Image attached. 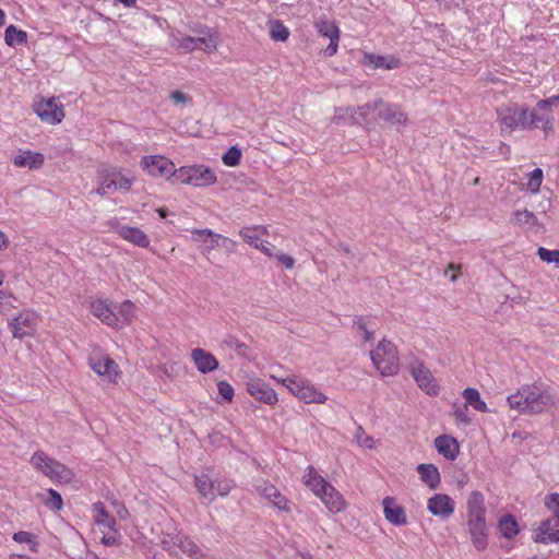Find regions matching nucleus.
Returning <instances> with one entry per match:
<instances>
[{
	"label": "nucleus",
	"instance_id": "obj_13",
	"mask_svg": "<svg viewBox=\"0 0 559 559\" xmlns=\"http://www.w3.org/2000/svg\"><path fill=\"white\" fill-rule=\"evenodd\" d=\"M37 326V316L33 311L24 310L9 321V328L15 338H23L34 334Z\"/></svg>",
	"mask_w": 559,
	"mask_h": 559
},
{
	"label": "nucleus",
	"instance_id": "obj_50",
	"mask_svg": "<svg viewBox=\"0 0 559 559\" xmlns=\"http://www.w3.org/2000/svg\"><path fill=\"white\" fill-rule=\"evenodd\" d=\"M111 169H112V175H114L112 178L115 179L116 191L130 190L131 186H132V180L130 178L126 177L120 170H118L116 168H111Z\"/></svg>",
	"mask_w": 559,
	"mask_h": 559
},
{
	"label": "nucleus",
	"instance_id": "obj_64",
	"mask_svg": "<svg viewBox=\"0 0 559 559\" xmlns=\"http://www.w3.org/2000/svg\"><path fill=\"white\" fill-rule=\"evenodd\" d=\"M9 245V239L7 235L0 230V251L4 250Z\"/></svg>",
	"mask_w": 559,
	"mask_h": 559
},
{
	"label": "nucleus",
	"instance_id": "obj_16",
	"mask_svg": "<svg viewBox=\"0 0 559 559\" xmlns=\"http://www.w3.org/2000/svg\"><path fill=\"white\" fill-rule=\"evenodd\" d=\"M527 122L528 130L539 129L547 136L554 132L555 116L548 109H539L537 103L533 110L528 109Z\"/></svg>",
	"mask_w": 559,
	"mask_h": 559
},
{
	"label": "nucleus",
	"instance_id": "obj_4",
	"mask_svg": "<svg viewBox=\"0 0 559 559\" xmlns=\"http://www.w3.org/2000/svg\"><path fill=\"white\" fill-rule=\"evenodd\" d=\"M528 107L516 103L503 104L497 108V121L502 135H510L516 130H528Z\"/></svg>",
	"mask_w": 559,
	"mask_h": 559
},
{
	"label": "nucleus",
	"instance_id": "obj_23",
	"mask_svg": "<svg viewBox=\"0 0 559 559\" xmlns=\"http://www.w3.org/2000/svg\"><path fill=\"white\" fill-rule=\"evenodd\" d=\"M191 358L199 372L205 374L218 368V360L203 348L197 347L191 352Z\"/></svg>",
	"mask_w": 559,
	"mask_h": 559
},
{
	"label": "nucleus",
	"instance_id": "obj_52",
	"mask_svg": "<svg viewBox=\"0 0 559 559\" xmlns=\"http://www.w3.org/2000/svg\"><path fill=\"white\" fill-rule=\"evenodd\" d=\"M545 506L554 513L552 518L559 519V493L552 492L545 497Z\"/></svg>",
	"mask_w": 559,
	"mask_h": 559
},
{
	"label": "nucleus",
	"instance_id": "obj_59",
	"mask_svg": "<svg viewBox=\"0 0 559 559\" xmlns=\"http://www.w3.org/2000/svg\"><path fill=\"white\" fill-rule=\"evenodd\" d=\"M280 264H282L285 269L292 270L295 265V259L286 253H277L274 255Z\"/></svg>",
	"mask_w": 559,
	"mask_h": 559
},
{
	"label": "nucleus",
	"instance_id": "obj_19",
	"mask_svg": "<svg viewBox=\"0 0 559 559\" xmlns=\"http://www.w3.org/2000/svg\"><path fill=\"white\" fill-rule=\"evenodd\" d=\"M318 33L330 39L329 46L324 49V55L332 57L337 52L340 41V28L334 22L320 20L316 22Z\"/></svg>",
	"mask_w": 559,
	"mask_h": 559
},
{
	"label": "nucleus",
	"instance_id": "obj_45",
	"mask_svg": "<svg viewBox=\"0 0 559 559\" xmlns=\"http://www.w3.org/2000/svg\"><path fill=\"white\" fill-rule=\"evenodd\" d=\"M44 502L49 509L55 511L61 510L63 506V501L60 493L55 489L46 490V498H44Z\"/></svg>",
	"mask_w": 559,
	"mask_h": 559
},
{
	"label": "nucleus",
	"instance_id": "obj_2",
	"mask_svg": "<svg viewBox=\"0 0 559 559\" xmlns=\"http://www.w3.org/2000/svg\"><path fill=\"white\" fill-rule=\"evenodd\" d=\"M197 37L183 35L180 32L170 34V46L181 53H189L194 50H202L212 53L217 49L218 35L207 27L194 29Z\"/></svg>",
	"mask_w": 559,
	"mask_h": 559
},
{
	"label": "nucleus",
	"instance_id": "obj_49",
	"mask_svg": "<svg viewBox=\"0 0 559 559\" xmlns=\"http://www.w3.org/2000/svg\"><path fill=\"white\" fill-rule=\"evenodd\" d=\"M214 498L216 495L227 496L230 490L235 487V483L227 478L214 479Z\"/></svg>",
	"mask_w": 559,
	"mask_h": 559
},
{
	"label": "nucleus",
	"instance_id": "obj_30",
	"mask_svg": "<svg viewBox=\"0 0 559 559\" xmlns=\"http://www.w3.org/2000/svg\"><path fill=\"white\" fill-rule=\"evenodd\" d=\"M45 157L41 153L23 151L14 157V165L17 167H27L29 169H38L43 166Z\"/></svg>",
	"mask_w": 559,
	"mask_h": 559
},
{
	"label": "nucleus",
	"instance_id": "obj_62",
	"mask_svg": "<svg viewBox=\"0 0 559 559\" xmlns=\"http://www.w3.org/2000/svg\"><path fill=\"white\" fill-rule=\"evenodd\" d=\"M170 99L176 103V104H179V103H186L188 100V97L185 93L180 92V91H174L171 94H170Z\"/></svg>",
	"mask_w": 559,
	"mask_h": 559
},
{
	"label": "nucleus",
	"instance_id": "obj_60",
	"mask_svg": "<svg viewBox=\"0 0 559 559\" xmlns=\"http://www.w3.org/2000/svg\"><path fill=\"white\" fill-rule=\"evenodd\" d=\"M111 507L114 509V512L122 520L127 519L129 512L127 508L124 507L123 502L119 500H112Z\"/></svg>",
	"mask_w": 559,
	"mask_h": 559
},
{
	"label": "nucleus",
	"instance_id": "obj_41",
	"mask_svg": "<svg viewBox=\"0 0 559 559\" xmlns=\"http://www.w3.org/2000/svg\"><path fill=\"white\" fill-rule=\"evenodd\" d=\"M4 40L8 46L14 47L26 43L27 34L22 29H17L14 25H9L4 33Z\"/></svg>",
	"mask_w": 559,
	"mask_h": 559
},
{
	"label": "nucleus",
	"instance_id": "obj_27",
	"mask_svg": "<svg viewBox=\"0 0 559 559\" xmlns=\"http://www.w3.org/2000/svg\"><path fill=\"white\" fill-rule=\"evenodd\" d=\"M467 520L486 519L485 498L481 492L475 490L467 499Z\"/></svg>",
	"mask_w": 559,
	"mask_h": 559
},
{
	"label": "nucleus",
	"instance_id": "obj_42",
	"mask_svg": "<svg viewBox=\"0 0 559 559\" xmlns=\"http://www.w3.org/2000/svg\"><path fill=\"white\" fill-rule=\"evenodd\" d=\"M499 531L506 538L514 537L519 532L515 519L510 514L503 515L499 521Z\"/></svg>",
	"mask_w": 559,
	"mask_h": 559
},
{
	"label": "nucleus",
	"instance_id": "obj_18",
	"mask_svg": "<svg viewBox=\"0 0 559 559\" xmlns=\"http://www.w3.org/2000/svg\"><path fill=\"white\" fill-rule=\"evenodd\" d=\"M427 509L435 516L448 520L454 513L455 503L448 495L437 493L428 499Z\"/></svg>",
	"mask_w": 559,
	"mask_h": 559
},
{
	"label": "nucleus",
	"instance_id": "obj_5",
	"mask_svg": "<svg viewBox=\"0 0 559 559\" xmlns=\"http://www.w3.org/2000/svg\"><path fill=\"white\" fill-rule=\"evenodd\" d=\"M373 110H378V117L392 126L405 127L408 122V117L400 105L385 103L382 98L359 107L357 115L366 121L369 112Z\"/></svg>",
	"mask_w": 559,
	"mask_h": 559
},
{
	"label": "nucleus",
	"instance_id": "obj_37",
	"mask_svg": "<svg viewBox=\"0 0 559 559\" xmlns=\"http://www.w3.org/2000/svg\"><path fill=\"white\" fill-rule=\"evenodd\" d=\"M267 228L262 225H255L251 227H243L239 235L243 239L246 243H249L252 247H258V243L262 240L261 237L267 235Z\"/></svg>",
	"mask_w": 559,
	"mask_h": 559
},
{
	"label": "nucleus",
	"instance_id": "obj_3",
	"mask_svg": "<svg viewBox=\"0 0 559 559\" xmlns=\"http://www.w3.org/2000/svg\"><path fill=\"white\" fill-rule=\"evenodd\" d=\"M271 378L305 404H324L328 400V396L311 380L301 374L293 373L287 377H278L272 373Z\"/></svg>",
	"mask_w": 559,
	"mask_h": 559
},
{
	"label": "nucleus",
	"instance_id": "obj_55",
	"mask_svg": "<svg viewBox=\"0 0 559 559\" xmlns=\"http://www.w3.org/2000/svg\"><path fill=\"white\" fill-rule=\"evenodd\" d=\"M453 415H454L456 421L462 423L464 425L471 424V418L468 416V406L466 404H464L462 406H457L454 409Z\"/></svg>",
	"mask_w": 559,
	"mask_h": 559
},
{
	"label": "nucleus",
	"instance_id": "obj_12",
	"mask_svg": "<svg viewBox=\"0 0 559 559\" xmlns=\"http://www.w3.org/2000/svg\"><path fill=\"white\" fill-rule=\"evenodd\" d=\"M408 369L414 380L423 391L430 396L439 394L440 386L423 361L418 359L413 360L409 362Z\"/></svg>",
	"mask_w": 559,
	"mask_h": 559
},
{
	"label": "nucleus",
	"instance_id": "obj_25",
	"mask_svg": "<svg viewBox=\"0 0 559 559\" xmlns=\"http://www.w3.org/2000/svg\"><path fill=\"white\" fill-rule=\"evenodd\" d=\"M364 64L372 69H386L393 70L400 67V59L393 56H378L373 53H366L364 57Z\"/></svg>",
	"mask_w": 559,
	"mask_h": 559
},
{
	"label": "nucleus",
	"instance_id": "obj_14",
	"mask_svg": "<svg viewBox=\"0 0 559 559\" xmlns=\"http://www.w3.org/2000/svg\"><path fill=\"white\" fill-rule=\"evenodd\" d=\"M34 111L41 121L50 124L60 123L64 117L62 105L53 97L35 103Z\"/></svg>",
	"mask_w": 559,
	"mask_h": 559
},
{
	"label": "nucleus",
	"instance_id": "obj_54",
	"mask_svg": "<svg viewBox=\"0 0 559 559\" xmlns=\"http://www.w3.org/2000/svg\"><path fill=\"white\" fill-rule=\"evenodd\" d=\"M217 390L219 395L227 402H231L234 396V388L226 381H219L217 383Z\"/></svg>",
	"mask_w": 559,
	"mask_h": 559
},
{
	"label": "nucleus",
	"instance_id": "obj_31",
	"mask_svg": "<svg viewBox=\"0 0 559 559\" xmlns=\"http://www.w3.org/2000/svg\"><path fill=\"white\" fill-rule=\"evenodd\" d=\"M306 486L319 498L329 487V484L321 475L317 473L314 467L308 466L307 474L304 476Z\"/></svg>",
	"mask_w": 559,
	"mask_h": 559
},
{
	"label": "nucleus",
	"instance_id": "obj_61",
	"mask_svg": "<svg viewBox=\"0 0 559 559\" xmlns=\"http://www.w3.org/2000/svg\"><path fill=\"white\" fill-rule=\"evenodd\" d=\"M255 249L261 250L264 254L269 257H273V251L275 250V247L269 241L261 240L258 243V247H255Z\"/></svg>",
	"mask_w": 559,
	"mask_h": 559
},
{
	"label": "nucleus",
	"instance_id": "obj_57",
	"mask_svg": "<svg viewBox=\"0 0 559 559\" xmlns=\"http://www.w3.org/2000/svg\"><path fill=\"white\" fill-rule=\"evenodd\" d=\"M555 106H559V95H552L546 99L538 100L539 109H548L549 111H552V107Z\"/></svg>",
	"mask_w": 559,
	"mask_h": 559
},
{
	"label": "nucleus",
	"instance_id": "obj_15",
	"mask_svg": "<svg viewBox=\"0 0 559 559\" xmlns=\"http://www.w3.org/2000/svg\"><path fill=\"white\" fill-rule=\"evenodd\" d=\"M467 532L473 547L479 552L485 551L489 545L486 519L467 520Z\"/></svg>",
	"mask_w": 559,
	"mask_h": 559
},
{
	"label": "nucleus",
	"instance_id": "obj_36",
	"mask_svg": "<svg viewBox=\"0 0 559 559\" xmlns=\"http://www.w3.org/2000/svg\"><path fill=\"white\" fill-rule=\"evenodd\" d=\"M194 485L202 498L212 502L214 500V479L207 474H200L194 476Z\"/></svg>",
	"mask_w": 559,
	"mask_h": 559
},
{
	"label": "nucleus",
	"instance_id": "obj_43",
	"mask_svg": "<svg viewBox=\"0 0 559 559\" xmlns=\"http://www.w3.org/2000/svg\"><path fill=\"white\" fill-rule=\"evenodd\" d=\"M512 222L520 226H526L528 228L534 227L537 225L538 219L536 215L527 210H518L514 212Z\"/></svg>",
	"mask_w": 559,
	"mask_h": 559
},
{
	"label": "nucleus",
	"instance_id": "obj_7",
	"mask_svg": "<svg viewBox=\"0 0 559 559\" xmlns=\"http://www.w3.org/2000/svg\"><path fill=\"white\" fill-rule=\"evenodd\" d=\"M162 547L170 554L180 550L190 559H203L204 550L188 535L182 532L163 534Z\"/></svg>",
	"mask_w": 559,
	"mask_h": 559
},
{
	"label": "nucleus",
	"instance_id": "obj_32",
	"mask_svg": "<svg viewBox=\"0 0 559 559\" xmlns=\"http://www.w3.org/2000/svg\"><path fill=\"white\" fill-rule=\"evenodd\" d=\"M94 522L102 528L114 530L116 527V520L106 510L103 502H96L92 507Z\"/></svg>",
	"mask_w": 559,
	"mask_h": 559
},
{
	"label": "nucleus",
	"instance_id": "obj_48",
	"mask_svg": "<svg viewBox=\"0 0 559 559\" xmlns=\"http://www.w3.org/2000/svg\"><path fill=\"white\" fill-rule=\"evenodd\" d=\"M537 255L542 261L546 263H554L556 266H559V249L549 250L544 247H539L537 249Z\"/></svg>",
	"mask_w": 559,
	"mask_h": 559
},
{
	"label": "nucleus",
	"instance_id": "obj_58",
	"mask_svg": "<svg viewBox=\"0 0 559 559\" xmlns=\"http://www.w3.org/2000/svg\"><path fill=\"white\" fill-rule=\"evenodd\" d=\"M354 325L364 333L365 342H370L373 338V332L367 329L365 320L362 318H357L354 321Z\"/></svg>",
	"mask_w": 559,
	"mask_h": 559
},
{
	"label": "nucleus",
	"instance_id": "obj_1",
	"mask_svg": "<svg viewBox=\"0 0 559 559\" xmlns=\"http://www.w3.org/2000/svg\"><path fill=\"white\" fill-rule=\"evenodd\" d=\"M509 406L526 414H540L556 405L557 397L551 388L543 382L521 386L507 399Z\"/></svg>",
	"mask_w": 559,
	"mask_h": 559
},
{
	"label": "nucleus",
	"instance_id": "obj_38",
	"mask_svg": "<svg viewBox=\"0 0 559 559\" xmlns=\"http://www.w3.org/2000/svg\"><path fill=\"white\" fill-rule=\"evenodd\" d=\"M112 177L111 168H105L100 171L99 183L96 189L98 195L105 197L116 192L115 179Z\"/></svg>",
	"mask_w": 559,
	"mask_h": 559
},
{
	"label": "nucleus",
	"instance_id": "obj_22",
	"mask_svg": "<svg viewBox=\"0 0 559 559\" xmlns=\"http://www.w3.org/2000/svg\"><path fill=\"white\" fill-rule=\"evenodd\" d=\"M385 520L395 526L407 523V516L403 507L399 506L393 497H385L382 501Z\"/></svg>",
	"mask_w": 559,
	"mask_h": 559
},
{
	"label": "nucleus",
	"instance_id": "obj_20",
	"mask_svg": "<svg viewBox=\"0 0 559 559\" xmlns=\"http://www.w3.org/2000/svg\"><path fill=\"white\" fill-rule=\"evenodd\" d=\"M90 366L95 373L109 382H115L118 377V365L108 356L90 357Z\"/></svg>",
	"mask_w": 559,
	"mask_h": 559
},
{
	"label": "nucleus",
	"instance_id": "obj_17",
	"mask_svg": "<svg viewBox=\"0 0 559 559\" xmlns=\"http://www.w3.org/2000/svg\"><path fill=\"white\" fill-rule=\"evenodd\" d=\"M247 391L257 401L267 405H275L278 401L274 389L258 378H252L247 382Z\"/></svg>",
	"mask_w": 559,
	"mask_h": 559
},
{
	"label": "nucleus",
	"instance_id": "obj_21",
	"mask_svg": "<svg viewBox=\"0 0 559 559\" xmlns=\"http://www.w3.org/2000/svg\"><path fill=\"white\" fill-rule=\"evenodd\" d=\"M534 540L542 544L559 542V519L549 518L536 530Z\"/></svg>",
	"mask_w": 559,
	"mask_h": 559
},
{
	"label": "nucleus",
	"instance_id": "obj_47",
	"mask_svg": "<svg viewBox=\"0 0 559 559\" xmlns=\"http://www.w3.org/2000/svg\"><path fill=\"white\" fill-rule=\"evenodd\" d=\"M241 155V151L237 146H231L224 153L222 160L226 166L235 167L239 165Z\"/></svg>",
	"mask_w": 559,
	"mask_h": 559
},
{
	"label": "nucleus",
	"instance_id": "obj_34",
	"mask_svg": "<svg viewBox=\"0 0 559 559\" xmlns=\"http://www.w3.org/2000/svg\"><path fill=\"white\" fill-rule=\"evenodd\" d=\"M115 311L117 313V323L115 328L120 329L129 324L134 316H135V305L130 300H126L121 302L119 306L115 307Z\"/></svg>",
	"mask_w": 559,
	"mask_h": 559
},
{
	"label": "nucleus",
	"instance_id": "obj_6",
	"mask_svg": "<svg viewBox=\"0 0 559 559\" xmlns=\"http://www.w3.org/2000/svg\"><path fill=\"white\" fill-rule=\"evenodd\" d=\"M370 358L381 376H393L399 371V354L396 346L386 340H382L370 352Z\"/></svg>",
	"mask_w": 559,
	"mask_h": 559
},
{
	"label": "nucleus",
	"instance_id": "obj_29",
	"mask_svg": "<svg viewBox=\"0 0 559 559\" xmlns=\"http://www.w3.org/2000/svg\"><path fill=\"white\" fill-rule=\"evenodd\" d=\"M118 234L124 240H127L138 247L147 248L150 245V239H148L147 235L138 227L121 226L118 230Z\"/></svg>",
	"mask_w": 559,
	"mask_h": 559
},
{
	"label": "nucleus",
	"instance_id": "obj_10",
	"mask_svg": "<svg viewBox=\"0 0 559 559\" xmlns=\"http://www.w3.org/2000/svg\"><path fill=\"white\" fill-rule=\"evenodd\" d=\"M254 490L265 500H267L274 509L280 512L290 514L294 503L288 500L281 491L267 480H257L253 484Z\"/></svg>",
	"mask_w": 559,
	"mask_h": 559
},
{
	"label": "nucleus",
	"instance_id": "obj_28",
	"mask_svg": "<svg viewBox=\"0 0 559 559\" xmlns=\"http://www.w3.org/2000/svg\"><path fill=\"white\" fill-rule=\"evenodd\" d=\"M324 506L333 513H338L344 510L345 502L341 493L332 486L325 487V490L319 497Z\"/></svg>",
	"mask_w": 559,
	"mask_h": 559
},
{
	"label": "nucleus",
	"instance_id": "obj_56",
	"mask_svg": "<svg viewBox=\"0 0 559 559\" xmlns=\"http://www.w3.org/2000/svg\"><path fill=\"white\" fill-rule=\"evenodd\" d=\"M13 540L16 543H27L32 544L31 549L35 550L36 543L34 542V535L29 532L20 531L13 534Z\"/></svg>",
	"mask_w": 559,
	"mask_h": 559
},
{
	"label": "nucleus",
	"instance_id": "obj_35",
	"mask_svg": "<svg viewBox=\"0 0 559 559\" xmlns=\"http://www.w3.org/2000/svg\"><path fill=\"white\" fill-rule=\"evenodd\" d=\"M56 461L57 460L48 456L45 452L37 451L32 455L29 462L35 469L43 473L45 476H47L49 478V476H50L49 472L55 466Z\"/></svg>",
	"mask_w": 559,
	"mask_h": 559
},
{
	"label": "nucleus",
	"instance_id": "obj_26",
	"mask_svg": "<svg viewBox=\"0 0 559 559\" xmlns=\"http://www.w3.org/2000/svg\"><path fill=\"white\" fill-rule=\"evenodd\" d=\"M92 313L100 319L104 323L107 325L114 326L115 324H118L117 321V313L115 309H112L107 301L104 300H96L93 301L91 305Z\"/></svg>",
	"mask_w": 559,
	"mask_h": 559
},
{
	"label": "nucleus",
	"instance_id": "obj_11",
	"mask_svg": "<svg viewBox=\"0 0 559 559\" xmlns=\"http://www.w3.org/2000/svg\"><path fill=\"white\" fill-rule=\"evenodd\" d=\"M192 240L194 242H207L211 240V245L204 249V253L210 254V252L217 247L224 248L228 253H233L236 251V242L221 234L214 233L212 229H193L191 230Z\"/></svg>",
	"mask_w": 559,
	"mask_h": 559
},
{
	"label": "nucleus",
	"instance_id": "obj_39",
	"mask_svg": "<svg viewBox=\"0 0 559 559\" xmlns=\"http://www.w3.org/2000/svg\"><path fill=\"white\" fill-rule=\"evenodd\" d=\"M49 473V479L60 484H69L74 478V473L72 472V469L66 466L64 464L60 463L59 461H56L55 466Z\"/></svg>",
	"mask_w": 559,
	"mask_h": 559
},
{
	"label": "nucleus",
	"instance_id": "obj_51",
	"mask_svg": "<svg viewBox=\"0 0 559 559\" xmlns=\"http://www.w3.org/2000/svg\"><path fill=\"white\" fill-rule=\"evenodd\" d=\"M224 344L229 348L234 349L240 356L247 355V345L233 335H227L224 338Z\"/></svg>",
	"mask_w": 559,
	"mask_h": 559
},
{
	"label": "nucleus",
	"instance_id": "obj_44",
	"mask_svg": "<svg viewBox=\"0 0 559 559\" xmlns=\"http://www.w3.org/2000/svg\"><path fill=\"white\" fill-rule=\"evenodd\" d=\"M270 36L273 40L286 41L289 37V31L283 22L276 20L271 24Z\"/></svg>",
	"mask_w": 559,
	"mask_h": 559
},
{
	"label": "nucleus",
	"instance_id": "obj_24",
	"mask_svg": "<svg viewBox=\"0 0 559 559\" xmlns=\"http://www.w3.org/2000/svg\"><path fill=\"white\" fill-rule=\"evenodd\" d=\"M435 447L438 453L449 461L455 460L460 451L457 441L448 435L437 437L435 439Z\"/></svg>",
	"mask_w": 559,
	"mask_h": 559
},
{
	"label": "nucleus",
	"instance_id": "obj_33",
	"mask_svg": "<svg viewBox=\"0 0 559 559\" xmlns=\"http://www.w3.org/2000/svg\"><path fill=\"white\" fill-rule=\"evenodd\" d=\"M417 472L423 483L430 489H436L440 484V473L433 464H419Z\"/></svg>",
	"mask_w": 559,
	"mask_h": 559
},
{
	"label": "nucleus",
	"instance_id": "obj_46",
	"mask_svg": "<svg viewBox=\"0 0 559 559\" xmlns=\"http://www.w3.org/2000/svg\"><path fill=\"white\" fill-rule=\"evenodd\" d=\"M543 182V170L540 168H535L528 175V181L526 183V190L532 193H537L540 189Z\"/></svg>",
	"mask_w": 559,
	"mask_h": 559
},
{
	"label": "nucleus",
	"instance_id": "obj_9",
	"mask_svg": "<svg viewBox=\"0 0 559 559\" xmlns=\"http://www.w3.org/2000/svg\"><path fill=\"white\" fill-rule=\"evenodd\" d=\"M140 165L150 176L165 178L176 183L178 168L167 157L163 155H146L141 158Z\"/></svg>",
	"mask_w": 559,
	"mask_h": 559
},
{
	"label": "nucleus",
	"instance_id": "obj_63",
	"mask_svg": "<svg viewBox=\"0 0 559 559\" xmlns=\"http://www.w3.org/2000/svg\"><path fill=\"white\" fill-rule=\"evenodd\" d=\"M441 3L447 8H459L464 3V0H441Z\"/></svg>",
	"mask_w": 559,
	"mask_h": 559
},
{
	"label": "nucleus",
	"instance_id": "obj_8",
	"mask_svg": "<svg viewBox=\"0 0 559 559\" xmlns=\"http://www.w3.org/2000/svg\"><path fill=\"white\" fill-rule=\"evenodd\" d=\"M216 174L204 165L182 166L177 169L176 183L207 187L216 182Z\"/></svg>",
	"mask_w": 559,
	"mask_h": 559
},
{
	"label": "nucleus",
	"instance_id": "obj_40",
	"mask_svg": "<svg viewBox=\"0 0 559 559\" xmlns=\"http://www.w3.org/2000/svg\"><path fill=\"white\" fill-rule=\"evenodd\" d=\"M462 394H463V397L465 399V404L467 406L471 405L477 412H481V413L489 412L487 404L485 401L481 400L478 390H476L474 388H466Z\"/></svg>",
	"mask_w": 559,
	"mask_h": 559
},
{
	"label": "nucleus",
	"instance_id": "obj_53",
	"mask_svg": "<svg viewBox=\"0 0 559 559\" xmlns=\"http://www.w3.org/2000/svg\"><path fill=\"white\" fill-rule=\"evenodd\" d=\"M102 543L105 546H117L120 544V534L118 533L117 528L114 527V530H108L107 533H104L102 537Z\"/></svg>",
	"mask_w": 559,
	"mask_h": 559
}]
</instances>
